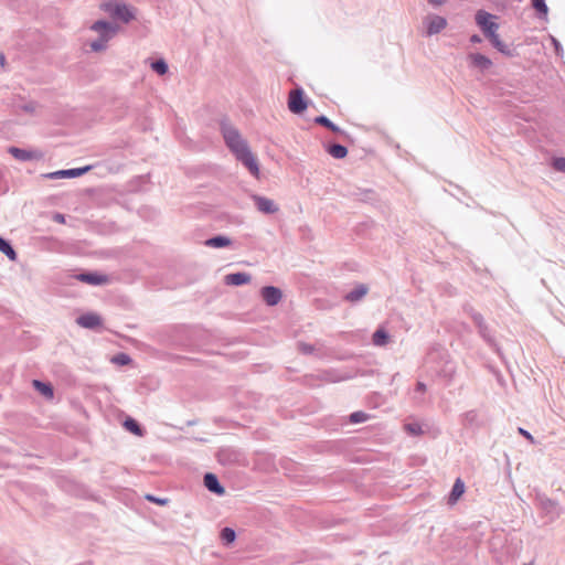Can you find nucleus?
Masks as SVG:
<instances>
[{"label":"nucleus","instance_id":"1","mask_svg":"<svg viewBox=\"0 0 565 565\" xmlns=\"http://www.w3.org/2000/svg\"><path fill=\"white\" fill-rule=\"evenodd\" d=\"M221 132L225 145L250 172L252 175L259 177V166L256 157L249 149L247 141L242 137L239 131L227 121L221 122Z\"/></svg>","mask_w":565,"mask_h":565},{"label":"nucleus","instance_id":"2","mask_svg":"<svg viewBox=\"0 0 565 565\" xmlns=\"http://www.w3.org/2000/svg\"><path fill=\"white\" fill-rule=\"evenodd\" d=\"M92 31L97 33V39L89 43L93 52H103L108 47V42L117 34L118 25L104 20L95 21L90 28Z\"/></svg>","mask_w":565,"mask_h":565},{"label":"nucleus","instance_id":"3","mask_svg":"<svg viewBox=\"0 0 565 565\" xmlns=\"http://www.w3.org/2000/svg\"><path fill=\"white\" fill-rule=\"evenodd\" d=\"M475 19L477 25L481 29L487 39L498 33L499 24L493 21L495 19V15L484 10H478L475 15Z\"/></svg>","mask_w":565,"mask_h":565},{"label":"nucleus","instance_id":"4","mask_svg":"<svg viewBox=\"0 0 565 565\" xmlns=\"http://www.w3.org/2000/svg\"><path fill=\"white\" fill-rule=\"evenodd\" d=\"M465 312L471 318L476 327L478 328L480 337L490 345L494 344V339L491 335L490 329L488 324L486 323L481 313L476 311L472 307L466 306Z\"/></svg>","mask_w":565,"mask_h":565},{"label":"nucleus","instance_id":"5","mask_svg":"<svg viewBox=\"0 0 565 565\" xmlns=\"http://www.w3.org/2000/svg\"><path fill=\"white\" fill-rule=\"evenodd\" d=\"M103 9L108 12L113 18L119 19L125 23L130 22L135 19V13L131 8L124 3H105Z\"/></svg>","mask_w":565,"mask_h":565},{"label":"nucleus","instance_id":"6","mask_svg":"<svg viewBox=\"0 0 565 565\" xmlns=\"http://www.w3.org/2000/svg\"><path fill=\"white\" fill-rule=\"evenodd\" d=\"M537 501L539 508L542 510V512L548 519L550 522H553L561 516L562 508L556 501L545 495H539Z\"/></svg>","mask_w":565,"mask_h":565},{"label":"nucleus","instance_id":"7","mask_svg":"<svg viewBox=\"0 0 565 565\" xmlns=\"http://www.w3.org/2000/svg\"><path fill=\"white\" fill-rule=\"evenodd\" d=\"M288 108L294 114H300L307 109V102L301 88L294 89L289 93Z\"/></svg>","mask_w":565,"mask_h":565},{"label":"nucleus","instance_id":"8","mask_svg":"<svg viewBox=\"0 0 565 565\" xmlns=\"http://www.w3.org/2000/svg\"><path fill=\"white\" fill-rule=\"evenodd\" d=\"M256 209L263 214H275L279 211V206L274 200L259 194L250 195Z\"/></svg>","mask_w":565,"mask_h":565},{"label":"nucleus","instance_id":"9","mask_svg":"<svg viewBox=\"0 0 565 565\" xmlns=\"http://www.w3.org/2000/svg\"><path fill=\"white\" fill-rule=\"evenodd\" d=\"M424 24L426 25V34L431 36L438 34L447 26V20L444 17L430 14L426 17Z\"/></svg>","mask_w":565,"mask_h":565},{"label":"nucleus","instance_id":"10","mask_svg":"<svg viewBox=\"0 0 565 565\" xmlns=\"http://www.w3.org/2000/svg\"><path fill=\"white\" fill-rule=\"evenodd\" d=\"M260 296L268 306H276L282 298V292L274 286H266L260 289Z\"/></svg>","mask_w":565,"mask_h":565},{"label":"nucleus","instance_id":"11","mask_svg":"<svg viewBox=\"0 0 565 565\" xmlns=\"http://www.w3.org/2000/svg\"><path fill=\"white\" fill-rule=\"evenodd\" d=\"M9 153L12 154V157L19 161H22V162H25V161H31V160H35V159H40L41 158V153L38 152V151H31V150H26V149H21V148H18V147H10L9 148Z\"/></svg>","mask_w":565,"mask_h":565},{"label":"nucleus","instance_id":"12","mask_svg":"<svg viewBox=\"0 0 565 565\" xmlns=\"http://www.w3.org/2000/svg\"><path fill=\"white\" fill-rule=\"evenodd\" d=\"M76 322L78 326L85 329H95L99 326H102V318L99 315L94 312H88L85 315L79 316L76 319Z\"/></svg>","mask_w":565,"mask_h":565},{"label":"nucleus","instance_id":"13","mask_svg":"<svg viewBox=\"0 0 565 565\" xmlns=\"http://www.w3.org/2000/svg\"><path fill=\"white\" fill-rule=\"evenodd\" d=\"M90 169L89 166L84 168L76 169H67V170H58L52 173H49L46 177L50 179H60V178H76L86 173Z\"/></svg>","mask_w":565,"mask_h":565},{"label":"nucleus","instance_id":"14","mask_svg":"<svg viewBox=\"0 0 565 565\" xmlns=\"http://www.w3.org/2000/svg\"><path fill=\"white\" fill-rule=\"evenodd\" d=\"M204 486L205 488L218 495H223L225 493V489L221 486L217 477L214 473L207 472L204 476Z\"/></svg>","mask_w":565,"mask_h":565},{"label":"nucleus","instance_id":"15","mask_svg":"<svg viewBox=\"0 0 565 565\" xmlns=\"http://www.w3.org/2000/svg\"><path fill=\"white\" fill-rule=\"evenodd\" d=\"M77 279L79 281H83V282H86V284H89L93 286H98V285H103V284L107 282V277L105 275H98L95 273L79 274V275H77Z\"/></svg>","mask_w":565,"mask_h":565},{"label":"nucleus","instance_id":"16","mask_svg":"<svg viewBox=\"0 0 565 565\" xmlns=\"http://www.w3.org/2000/svg\"><path fill=\"white\" fill-rule=\"evenodd\" d=\"M369 287L364 284L358 285L354 289L344 296V299L349 302H358L366 296Z\"/></svg>","mask_w":565,"mask_h":565},{"label":"nucleus","instance_id":"17","mask_svg":"<svg viewBox=\"0 0 565 565\" xmlns=\"http://www.w3.org/2000/svg\"><path fill=\"white\" fill-rule=\"evenodd\" d=\"M250 281V275L246 273H234L225 276V282L232 286H241Z\"/></svg>","mask_w":565,"mask_h":565},{"label":"nucleus","instance_id":"18","mask_svg":"<svg viewBox=\"0 0 565 565\" xmlns=\"http://www.w3.org/2000/svg\"><path fill=\"white\" fill-rule=\"evenodd\" d=\"M470 60L473 66L484 71L491 67L492 62L489 57L480 53L470 54Z\"/></svg>","mask_w":565,"mask_h":565},{"label":"nucleus","instance_id":"19","mask_svg":"<svg viewBox=\"0 0 565 565\" xmlns=\"http://www.w3.org/2000/svg\"><path fill=\"white\" fill-rule=\"evenodd\" d=\"M465 492V483L461 481V479H457L452 486V489L449 494L448 502L450 504H454L458 501V499Z\"/></svg>","mask_w":565,"mask_h":565},{"label":"nucleus","instance_id":"20","mask_svg":"<svg viewBox=\"0 0 565 565\" xmlns=\"http://www.w3.org/2000/svg\"><path fill=\"white\" fill-rule=\"evenodd\" d=\"M205 245L213 248H222L231 245V239L226 236L217 235L206 239Z\"/></svg>","mask_w":565,"mask_h":565},{"label":"nucleus","instance_id":"21","mask_svg":"<svg viewBox=\"0 0 565 565\" xmlns=\"http://www.w3.org/2000/svg\"><path fill=\"white\" fill-rule=\"evenodd\" d=\"M388 340H390L388 333L382 328L377 329L373 333V337H372L373 344L376 347L386 345L388 343Z\"/></svg>","mask_w":565,"mask_h":565},{"label":"nucleus","instance_id":"22","mask_svg":"<svg viewBox=\"0 0 565 565\" xmlns=\"http://www.w3.org/2000/svg\"><path fill=\"white\" fill-rule=\"evenodd\" d=\"M488 40L490 41V43L493 45V47H495L499 52H501L502 54L504 55H508L510 56L511 55V51L510 49L508 47L507 44H504L500 38H499V34L495 33L493 34L492 36L488 38Z\"/></svg>","mask_w":565,"mask_h":565},{"label":"nucleus","instance_id":"23","mask_svg":"<svg viewBox=\"0 0 565 565\" xmlns=\"http://www.w3.org/2000/svg\"><path fill=\"white\" fill-rule=\"evenodd\" d=\"M328 153L335 159H343L348 154V149L339 143H333L328 147Z\"/></svg>","mask_w":565,"mask_h":565},{"label":"nucleus","instance_id":"24","mask_svg":"<svg viewBox=\"0 0 565 565\" xmlns=\"http://www.w3.org/2000/svg\"><path fill=\"white\" fill-rule=\"evenodd\" d=\"M0 252L3 253L10 260H15L18 255L9 241L0 236Z\"/></svg>","mask_w":565,"mask_h":565},{"label":"nucleus","instance_id":"25","mask_svg":"<svg viewBox=\"0 0 565 565\" xmlns=\"http://www.w3.org/2000/svg\"><path fill=\"white\" fill-rule=\"evenodd\" d=\"M315 122L321 125L333 132H343L340 127L334 125L327 116L321 115L315 118Z\"/></svg>","mask_w":565,"mask_h":565},{"label":"nucleus","instance_id":"26","mask_svg":"<svg viewBox=\"0 0 565 565\" xmlns=\"http://www.w3.org/2000/svg\"><path fill=\"white\" fill-rule=\"evenodd\" d=\"M124 426H125L126 429H128L129 431H131L136 436H142L143 435L142 428L140 427V425L134 418H127L124 422Z\"/></svg>","mask_w":565,"mask_h":565},{"label":"nucleus","instance_id":"27","mask_svg":"<svg viewBox=\"0 0 565 565\" xmlns=\"http://www.w3.org/2000/svg\"><path fill=\"white\" fill-rule=\"evenodd\" d=\"M151 68L159 75H164L168 73V64L163 58H159L151 63Z\"/></svg>","mask_w":565,"mask_h":565},{"label":"nucleus","instance_id":"28","mask_svg":"<svg viewBox=\"0 0 565 565\" xmlns=\"http://www.w3.org/2000/svg\"><path fill=\"white\" fill-rule=\"evenodd\" d=\"M221 539L223 541L224 544L228 545L231 543H233L236 539V533L233 529L231 527H224L222 531H221Z\"/></svg>","mask_w":565,"mask_h":565},{"label":"nucleus","instance_id":"29","mask_svg":"<svg viewBox=\"0 0 565 565\" xmlns=\"http://www.w3.org/2000/svg\"><path fill=\"white\" fill-rule=\"evenodd\" d=\"M33 385L45 396H53V388L50 384L43 383L41 381L34 380Z\"/></svg>","mask_w":565,"mask_h":565},{"label":"nucleus","instance_id":"30","mask_svg":"<svg viewBox=\"0 0 565 565\" xmlns=\"http://www.w3.org/2000/svg\"><path fill=\"white\" fill-rule=\"evenodd\" d=\"M405 430L412 436H419L423 434V428L418 423L405 424Z\"/></svg>","mask_w":565,"mask_h":565},{"label":"nucleus","instance_id":"31","mask_svg":"<svg viewBox=\"0 0 565 565\" xmlns=\"http://www.w3.org/2000/svg\"><path fill=\"white\" fill-rule=\"evenodd\" d=\"M532 6L540 14L546 15L548 12L545 0H532Z\"/></svg>","mask_w":565,"mask_h":565},{"label":"nucleus","instance_id":"32","mask_svg":"<svg viewBox=\"0 0 565 565\" xmlns=\"http://www.w3.org/2000/svg\"><path fill=\"white\" fill-rule=\"evenodd\" d=\"M111 361L118 365H127L130 363L131 359L128 354L126 353H119L117 355H115Z\"/></svg>","mask_w":565,"mask_h":565},{"label":"nucleus","instance_id":"33","mask_svg":"<svg viewBox=\"0 0 565 565\" xmlns=\"http://www.w3.org/2000/svg\"><path fill=\"white\" fill-rule=\"evenodd\" d=\"M367 415L363 412H354L350 415L352 423H364L367 419Z\"/></svg>","mask_w":565,"mask_h":565},{"label":"nucleus","instance_id":"34","mask_svg":"<svg viewBox=\"0 0 565 565\" xmlns=\"http://www.w3.org/2000/svg\"><path fill=\"white\" fill-rule=\"evenodd\" d=\"M552 166L555 170L565 172V157L555 158Z\"/></svg>","mask_w":565,"mask_h":565},{"label":"nucleus","instance_id":"35","mask_svg":"<svg viewBox=\"0 0 565 565\" xmlns=\"http://www.w3.org/2000/svg\"><path fill=\"white\" fill-rule=\"evenodd\" d=\"M298 349L303 354H312L315 352V347L312 344L305 343V342H299Z\"/></svg>","mask_w":565,"mask_h":565},{"label":"nucleus","instance_id":"36","mask_svg":"<svg viewBox=\"0 0 565 565\" xmlns=\"http://www.w3.org/2000/svg\"><path fill=\"white\" fill-rule=\"evenodd\" d=\"M38 108V104L35 102H30L21 106V109L25 113L33 114Z\"/></svg>","mask_w":565,"mask_h":565},{"label":"nucleus","instance_id":"37","mask_svg":"<svg viewBox=\"0 0 565 565\" xmlns=\"http://www.w3.org/2000/svg\"><path fill=\"white\" fill-rule=\"evenodd\" d=\"M146 499L148 501L156 502V503H158L160 505H163V504L167 503V499H159V498H156V497L150 495V494L146 495Z\"/></svg>","mask_w":565,"mask_h":565},{"label":"nucleus","instance_id":"38","mask_svg":"<svg viewBox=\"0 0 565 565\" xmlns=\"http://www.w3.org/2000/svg\"><path fill=\"white\" fill-rule=\"evenodd\" d=\"M552 42H553V45H554L556 54L557 55H562L563 54V47H562L561 43L555 38H552Z\"/></svg>","mask_w":565,"mask_h":565},{"label":"nucleus","instance_id":"39","mask_svg":"<svg viewBox=\"0 0 565 565\" xmlns=\"http://www.w3.org/2000/svg\"><path fill=\"white\" fill-rule=\"evenodd\" d=\"M519 433H520L522 436H524L527 440H530L532 444H534V443H535V441H534L533 436H532L527 430H525L524 428L520 427V428H519Z\"/></svg>","mask_w":565,"mask_h":565},{"label":"nucleus","instance_id":"40","mask_svg":"<svg viewBox=\"0 0 565 565\" xmlns=\"http://www.w3.org/2000/svg\"><path fill=\"white\" fill-rule=\"evenodd\" d=\"M53 220L57 223H65V216L61 213H55Z\"/></svg>","mask_w":565,"mask_h":565},{"label":"nucleus","instance_id":"41","mask_svg":"<svg viewBox=\"0 0 565 565\" xmlns=\"http://www.w3.org/2000/svg\"><path fill=\"white\" fill-rule=\"evenodd\" d=\"M429 4L434 6V7H439L441 4H444L445 2H447V0H427Z\"/></svg>","mask_w":565,"mask_h":565},{"label":"nucleus","instance_id":"42","mask_svg":"<svg viewBox=\"0 0 565 565\" xmlns=\"http://www.w3.org/2000/svg\"><path fill=\"white\" fill-rule=\"evenodd\" d=\"M416 391L424 393L426 391V385L423 382H417Z\"/></svg>","mask_w":565,"mask_h":565},{"label":"nucleus","instance_id":"43","mask_svg":"<svg viewBox=\"0 0 565 565\" xmlns=\"http://www.w3.org/2000/svg\"><path fill=\"white\" fill-rule=\"evenodd\" d=\"M481 41H482V40H481V38H480L478 34H473V35H471V38H470V42H471V43H480Z\"/></svg>","mask_w":565,"mask_h":565},{"label":"nucleus","instance_id":"44","mask_svg":"<svg viewBox=\"0 0 565 565\" xmlns=\"http://www.w3.org/2000/svg\"><path fill=\"white\" fill-rule=\"evenodd\" d=\"M454 372H455L454 366H449V367L447 369V375H448V377H449V379L452 376Z\"/></svg>","mask_w":565,"mask_h":565},{"label":"nucleus","instance_id":"45","mask_svg":"<svg viewBox=\"0 0 565 565\" xmlns=\"http://www.w3.org/2000/svg\"><path fill=\"white\" fill-rule=\"evenodd\" d=\"M0 64L2 67H4V64H6L4 55H0Z\"/></svg>","mask_w":565,"mask_h":565},{"label":"nucleus","instance_id":"46","mask_svg":"<svg viewBox=\"0 0 565 565\" xmlns=\"http://www.w3.org/2000/svg\"><path fill=\"white\" fill-rule=\"evenodd\" d=\"M523 565H532V564H523Z\"/></svg>","mask_w":565,"mask_h":565}]
</instances>
